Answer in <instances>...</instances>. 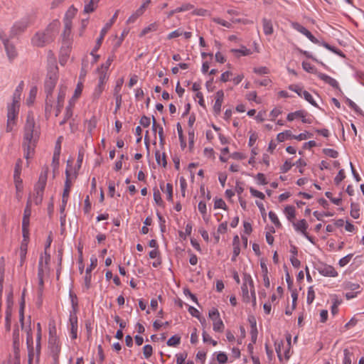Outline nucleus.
Returning <instances> with one entry per match:
<instances>
[{"label": "nucleus", "mask_w": 364, "mask_h": 364, "mask_svg": "<svg viewBox=\"0 0 364 364\" xmlns=\"http://www.w3.org/2000/svg\"><path fill=\"white\" fill-rule=\"evenodd\" d=\"M39 137L38 127L36 125L33 115H28L24 127V136L23 148L24 157L26 159L32 158L34 154V148Z\"/></svg>", "instance_id": "f257e3e1"}, {"label": "nucleus", "mask_w": 364, "mask_h": 364, "mask_svg": "<svg viewBox=\"0 0 364 364\" xmlns=\"http://www.w3.org/2000/svg\"><path fill=\"white\" fill-rule=\"evenodd\" d=\"M24 86V82L21 80L16 87L12 95L11 102H9L7 105V114H18Z\"/></svg>", "instance_id": "f03ea898"}, {"label": "nucleus", "mask_w": 364, "mask_h": 364, "mask_svg": "<svg viewBox=\"0 0 364 364\" xmlns=\"http://www.w3.org/2000/svg\"><path fill=\"white\" fill-rule=\"evenodd\" d=\"M32 23L31 17L26 16L16 21L11 26L9 32V38H14L26 31L27 28Z\"/></svg>", "instance_id": "7ed1b4c3"}, {"label": "nucleus", "mask_w": 364, "mask_h": 364, "mask_svg": "<svg viewBox=\"0 0 364 364\" xmlns=\"http://www.w3.org/2000/svg\"><path fill=\"white\" fill-rule=\"evenodd\" d=\"M54 36L49 28L43 31H38L31 38V43L36 47H43L53 41Z\"/></svg>", "instance_id": "20e7f679"}, {"label": "nucleus", "mask_w": 364, "mask_h": 364, "mask_svg": "<svg viewBox=\"0 0 364 364\" xmlns=\"http://www.w3.org/2000/svg\"><path fill=\"white\" fill-rule=\"evenodd\" d=\"M0 39L4 46L8 58L11 60L14 59L17 56L16 49L15 46H14V44L10 42L11 38L7 37L6 35L5 34V33L4 32V31L1 28H0Z\"/></svg>", "instance_id": "39448f33"}, {"label": "nucleus", "mask_w": 364, "mask_h": 364, "mask_svg": "<svg viewBox=\"0 0 364 364\" xmlns=\"http://www.w3.org/2000/svg\"><path fill=\"white\" fill-rule=\"evenodd\" d=\"M118 13H119V10H117L115 11L114 14L113 15V16L112 17V18L109 20V21L107 22L105 24V26L102 28V30L100 31V37L97 39L96 45L95 46V48H93L92 52L91 53L92 55H93V53L96 52L101 46L102 41H103L106 33H107V31L111 28V26H112L114 22L115 21L116 18H117Z\"/></svg>", "instance_id": "423d86ee"}, {"label": "nucleus", "mask_w": 364, "mask_h": 364, "mask_svg": "<svg viewBox=\"0 0 364 364\" xmlns=\"http://www.w3.org/2000/svg\"><path fill=\"white\" fill-rule=\"evenodd\" d=\"M48 347L50 350V353L55 363H58L59 354L60 352V346L59 345V341L56 336L51 335L50 331V337L48 340Z\"/></svg>", "instance_id": "0eeeda50"}, {"label": "nucleus", "mask_w": 364, "mask_h": 364, "mask_svg": "<svg viewBox=\"0 0 364 364\" xmlns=\"http://www.w3.org/2000/svg\"><path fill=\"white\" fill-rule=\"evenodd\" d=\"M209 318L213 321V330L216 332H222L224 329V324L220 318V314L217 309L213 308L209 311Z\"/></svg>", "instance_id": "6e6552de"}, {"label": "nucleus", "mask_w": 364, "mask_h": 364, "mask_svg": "<svg viewBox=\"0 0 364 364\" xmlns=\"http://www.w3.org/2000/svg\"><path fill=\"white\" fill-rule=\"evenodd\" d=\"M64 24H65V29L63 32V46L61 48V52L65 51V54H67V52L70 46V40L69 36L71 31V27H72V21L71 20H68L64 18Z\"/></svg>", "instance_id": "1a4fd4ad"}, {"label": "nucleus", "mask_w": 364, "mask_h": 364, "mask_svg": "<svg viewBox=\"0 0 364 364\" xmlns=\"http://www.w3.org/2000/svg\"><path fill=\"white\" fill-rule=\"evenodd\" d=\"M48 167L46 166L43 168L40 173L38 180L34 186V191H39L44 192L48 178Z\"/></svg>", "instance_id": "9d476101"}, {"label": "nucleus", "mask_w": 364, "mask_h": 364, "mask_svg": "<svg viewBox=\"0 0 364 364\" xmlns=\"http://www.w3.org/2000/svg\"><path fill=\"white\" fill-rule=\"evenodd\" d=\"M65 93H66V87L63 85L60 86L58 95V98H57V102L55 104V107H54L53 109L48 110V107H46V111L50 112H55L57 113L60 112L61 109L63 106Z\"/></svg>", "instance_id": "9b49d317"}, {"label": "nucleus", "mask_w": 364, "mask_h": 364, "mask_svg": "<svg viewBox=\"0 0 364 364\" xmlns=\"http://www.w3.org/2000/svg\"><path fill=\"white\" fill-rule=\"evenodd\" d=\"M293 226L296 231L301 232L309 241L311 243L314 242L313 237L306 232L309 225L305 219L300 220L297 223L293 222Z\"/></svg>", "instance_id": "f8f14e48"}, {"label": "nucleus", "mask_w": 364, "mask_h": 364, "mask_svg": "<svg viewBox=\"0 0 364 364\" xmlns=\"http://www.w3.org/2000/svg\"><path fill=\"white\" fill-rule=\"evenodd\" d=\"M99 74V82L93 92V95L96 98L99 97L104 90L105 85L108 79L107 73L104 70L100 71Z\"/></svg>", "instance_id": "ddd939ff"}, {"label": "nucleus", "mask_w": 364, "mask_h": 364, "mask_svg": "<svg viewBox=\"0 0 364 364\" xmlns=\"http://www.w3.org/2000/svg\"><path fill=\"white\" fill-rule=\"evenodd\" d=\"M151 0H146L141 5V6L137 9L136 10V11L132 14L129 17V18L127 19V23L129 24V23H134L136 19L141 16V15H143V14L144 13L146 9L148 7V6L151 4Z\"/></svg>", "instance_id": "4468645a"}, {"label": "nucleus", "mask_w": 364, "mask_h": 364, "mask_svg": "<svg viewBox=\"0 0 364 364\" xmlns=\"http://www.w3.org/2000/svg\"><path fill=\"white\" fill-rule=\"evenodd\" d=\"M27 337H26V344L28 351V363L31 364V362L33 359L34 356V349H33V335L31 332V328H29L27 330Z\"/></svg>", "instance_id": "2eb2a0df"}, {"label": "nucleus", "mask_w": 364, "mask_h": 364, "mask_svg": "<svg viewBox=\"0 0 364 364\" xmlns=\"http://www.w3.org/2000/svg\"><path fill=\"white\" fill-rule=\"evenodd\" d=\"M57 81L46 80L45 81V92L46 93V105L51 102L52 92L55 87Z\"/></svg>", "instance_id": "dca6fc26"}, {"label": "nucleus", "mask_w": 364, "mask_h": 364, "mask_svg": "<svg viewBox=\"0 0 364 364\" xmlns=\"http://www.w3.org/2000/svg\"><path fill=\"white\" fill-rule=\"evenodd\" d=\"M317 76L320 80H323L325 83L329 85L334 89L339 90H341L339 87V84L336 79L331 77V76H329L326 74L322 73H318Z\"/></svg>", "instance_id": "f3484780"}, {"label": "nucleus", "mask_w": 364, "mask_h": 364, "mask_svg": "<svg viewBox=\"0 0 364 364\" xmlns=\"http://www.w3.org/2000/svg\"><path fill=\"white\" fill-rule=\"evenodd\" d=\"M71 338L75 339L77 337V317L75 312L70 315Z\"/></svg>", "instance_id": "a211bd4d"}, {"label": "nucleus", "mask_w": 364, "mask_h": 364, "mask_svg": "<svg viewBox=\"0 0 364 364\" xmlns=\"http://www.w3.org/2000/svg\"><path fill=\"white\" fill-rule=\"evenodd\" d=\"M31 200L30 198L28 199L26 207L24 210L23 213V217L22 220V226H29L30 223V216L31 214Z\"/></svg>", "instance_id": "6ab92c4d"}, {"label": "nucleus", "mask_w": 364, "mask_h": 364, "mask_svg": "<svg viewBox=\"0 0 364 364\" xmlns=\"http://www.w3.org/2000/svg\"><path fill=\"white\" fill-rule=\"evenodd\" d=\"M300 97H304L306 101L314 106H316V102L314 100L312 95L305 90L297 87L294 90Z\"/></svg>", "instance_id": "aec40b11"}, {"label": "nucleus", "mask_w": 364, "mask_h": 364, "mask_svg": "<svg viewBox=\"0 0 364 364\" xmlns=\"http://www.w3.org/2000/svg\"><path fill=\"white\" fill-rule=\"evenodd\" d=\"M25 291H26V289H23L22 295H21L20 307H19V321L21 323V328H23V327H24Z\"/></svg>", "instance_id": "412c9836"}, {"label": "nucleus", "mask_w": 364, "mask_h": 364, "mask_svg": "<svg viewBox=\"0 0 364 364\" xmlns=\"http://www.w3.org/2000/svg\"><path fill=\"white\" fill-rule=\"evenodd\" d=\"M58 68L56 65H52L49 66L48 70V74L46 80H55L58 79Z\"/></svg>", "instance_id": "4be33fe9"}, {"label": "nucleus", "mask_w": 364, "mask_h": 364, "mask_svg": "<svg viewBox=\"0 0 364 364\" xmlns=\"http://www.w3.org/2000/svg\"><path fill=\"white\" fill-rule=\"evenodd\" d=\"M320 274L325 277H336L338 275V272L336 269L330 265L324 266L323 268L319 269Z\"/></svg>", "instance_id": "5701e85b"}, {"label": "nucleus", "mask_w": 364, "mask_h": 364, "mask_svg": "<svg viewBox=\"0 0 364 364\" xmlns=\"http://www.w3.org/2000/svg\"><path fill=\"white\" fill-rule=\"evenodd\" d=\"M223 96L224 93L223 90H219L216 92L215 102L213 106V109L215 112H220Z\"/></svg>", "instance_id": "b1692460"}, {"label": "nucleus", "mask_w": 364, "mask_h": 364, "mask_svg": "<svg viewBox=\"0 0 364 364\" xmlns=\"http://www.w3.org/2000/svg\"><path fill=\"white\" fill-rule=\"evenodd\" d=\"M37 92L38 88L36 86H33L31 87L28 96L27 97L26 100V104L28 107H30L33 104L37 95Z\"/></svg>", "instance_id": "393cba45"}, {"label": "nucleus", "mask_w": 364, "mask_h": 364, "mask_svg": "<svg viewBox=\"0 0 364 364\" xmlns=\"http://www.w3.org/2000/svg\"><path fill=\"white\" fill-rule=\"evenodd\" d=\"M41 326L40 323H37V334H36V354L37 360L39 359L41 353Z\"/></svg>", "instance_id": "a878e982"}, {"label": "nucleus", "mask_w": 364, "mask_h": 364, "mask_svg": "<svg viewBox=\"0 0 364 364\" xmlns=\"http://www.w3.org/2000/svg\"><path fill=\"white\" fill-rule=\"evenodd\" d=\"M263 31L265 35H272L274 32L272 21L264 18L262 19Z\"/></svg>", "instance_id": "bb28decb"}, {"label": "nucleus", "mask_w": 364, "mask_h": 364, "mask_svg": "<svg viewBox=\"0 0 364 364\" xmlns=\"http://www.w3.org/2000/svg\"><path fill=\"white\" fill-rule=\"evenodd\" d=\"M13 346L14 353L17 356L19 350V331L18 328L14 329L13 332Z\"/></svg>", "instance_id": "cd10ccee"}, {"label": "nucleus", "mask_w": 364, "mask_h": 364, "mask_svg": "<svg viewBox=\"0 0 364 364\" xmlns=\"http://www.w3.org/2000/svg\"><path fill=\"white\" fill-rule=\"evenodd\" d=\"M18 115H8L6 132H10L14 129V126L16 124Z\"/></svg>", "instance_id": "c85d7f7f"}, {"label": "nucleus", "mask_w": 364, "mask_h": 364, "mask_svg": "<svg viewBox=\"0 0 364 364\" xmlns=\"http://www.w3.org/2000/svg\"><path fill=\"white\" fill-rule=\"evenodd\" d=\"M284 213L287 215V219L293 223V220L295 218V208L291 205H287L284 208Z\"/></svg>", "instance_id": "c756f323"}, {"label": "nucleus", "mask_w": 364, "mask_h": 364, "mask_svg": "<svg viewBox=\"0 0 364 364\" xmlns=\"http://www.w3.org/2000/svg\"><path fill=\"white\" fill-rule=\"evenodd\" d=\"M333 304L331 306V314L336 315L338 311V306L341 304L342 300L339 299L336 295L332 296Z\"/></svg>", "instance_id": "7c9ffc66"}, {"label": "nucleus", "mask_w": 364, "mask_h": 364, "mask_svg": "<svg viewBox=\"0 0 364 364\" xmlns=\"http://www.w3.org/2000/svg\"><path fill=\"white\" fill-rule=\"evenodd\" d=\"M158 27H159V25L157 23H156V22L152 23L149 24L147 27H145L141 31L139 36L141 37V36H144L146 34L149 33V32L156 31H157Z\"/></svg>", "instance_id": "2f4dec72"}, {"label": "nucleus", "mask_w": 364, "mask_h": 364, "mask_svg": "<svg viewBox=\"0 0 364 364\" xmlns=\"http://www.w3.org/2000/svg\"><path fill=\"white\" fill-rule=\"evenodd\" d=\"M155 157H156V163L160 165L161 164L163 167H166V166L167 161H166V154L164 153H163L162 155L161 156L160 151H156L155 152Z\"/></svg>", "instance_id": "473e14b6"}, {"label": "nucleus", "mask_w": 364, "mask_h": 364, "mask_svg": "<svg viewBox=\"0 0 364 364\" xmlns=\"http://www.w3.org/2000/svg\"><path fill=\"white\" fill-rule=\"evenodd\" d=\"M293 134L290 130H287L277 134V139L279 142L284 141L287 138L292 139Z\"/></svg>", "instance_id": "72a5a7b5"}, {"label": "nucleus", "mask_w": 364, "mask_h": 364, "mask_svg": "<svg viewBox=\"0 0 364 364\" xmlns=\"http://www.w3.org/2000/svg\"><path fill=\"white\" fill-rule=\"evenodd\" d=\"M230 52L234 54H238L237 56H240V55L246 56V55H249L252 53L251 50L250 49L246 48L245 47H242L241 49L233 48V49H231Z\"/></svg>", "instance_id": "f704fd0d"}, {"label": "nucleus", "mask_w": 364, "mask_h": 364, "mask_svg": "<svg viewBox=\"0 0 364 364\" xmlns=\"http://www.w3.org/2000/svg\"><path fill=\"white\" fill-rule=\"evenodd\" d=\"M350 215L355 219H358L360 217V209L358 204L352 203L350 205Z\"/></svg>", "instance_id": "c9c22d12"}, {"label": "nucleus", "mask_w": 364, "mask_h": 364, "mask_svg": "<svg viewBox=\"0 0 364 364\" xmlns=\"http://www.w3.org/2000/svg\"><path fill=\"white\" fill-rule=\"evenodd\" d=\"M97 3H95V1H92V0H90V1L85 5L83 12L85 14H90L95 11Z\"/></svg>", "instance_id": "e433bc0d"}, {"label": "nucleus", "mask_w": 364, "mask_h": 364, "mask_svg": "<svg viewBox=\"0 0 364 364\" xmlns=\"http://www.w3.org/2000/svg\"><path fill=\"white\" fill-rule=\"evenodd\" d=\"M77 11V9H75L73 6H71L66 11L64 18L72 21V19L76 15Z\"/></svg>", "instance_id": "4c0bfd02"}, {"label": "nucleus", "mask_w": 364, "mask_h": 364, "mask_svg": "<svg viewBox=\"0 0 364 364\" xmlns=\"http://www.w3.org/2000/svg\"><path fill=\"white\" fill-rule=\"evenodd\" d=\"M43 193L39 191H34L33 202L36 205H39L43 201Z\"/></svg>", "instance_id": "58836bf2"}, {"label": "nucleus", "mask_w": 364, "mask_h": 364, "mask_svg": "<svg viewBox=\"0 0 364 364\" xmlns=\"http://www.w3.org/2000/svg\"><path fill=\"white\" fill-rule=\"evenodd\" d=\"M302 68L304 70L310 73H315L317 75V73H318L316 71L314 66H313L310 63L306 61H304L302 63Z\"/></svg>", "instance_id": "ea45409f"}, {"label": "nucleus", "mask_w": 364, "mask_h": 364, "mask_svg": "<svg viewBox=\"0 0 364 364\" xmlns=\"http://www.w3.org/2000/svg\"><path fill=\"white\" fill-rule=\"evenodd\" d=\"M241 290H242V293L243 301L246 302V303L250 302V297L249 296L247 285H246V284H242V285L241 287Z\"/></svg>", "instance_id": "a19ab883"}, {"label": "nucleus", "mask_w": 364, "mask_h": 364, "mask_svg": "<svg viewBox=\"0 0 364 364\" xmlns=\"http://www.w3.org/2000/svg\"><path fill=\"white\" fill-rule=\"evenodd\" d=\"M82 80H83V79H80V81L77 83V85L76 86V88L74 92V95L73 96V100L77 99L82 93V87H83Z\"/></svg>", "instance_id": "79ce46f5"}, {"label": "nucleus", "mask_w": 364, "mask_h": 364, "mask_svg": "<svg viewBox=\"0 0 364 364\" xmlns=\"http://www.w3.org/2000/svg\"><path fill=\"white\" fill-rule=\"evenodd\" d=\"M181 337L178 335H174L171 336L167 341V345L168 346H176L180 343Z\"/></svg>", "instance_id": "37998d69"}, {"label": "nucleus", "mask_w": 364, "mask_h": 364, "mask_svg": "<svg viewBox=\"0 0 364 364\" xmlns=\"http://www.w3.org/2000/svg\"><path fill=\"white\" fill-rule=\"evenodd\" d=\"M70 188H71L70 179H65L64 190H63V198H68L69 197Z\"/></svg>", "instance_id": "c03bdc74"}, {"label": "nucleus", "mask_w": 364, "mask_h": 364, "mask_svg": "<svg viewBox=\"0 0 364 364\" xmlns=\"http://www.w3.org/2000/svg\"><path fill=\"white\" fill-rule=\"evenodd\" d=\"M291 26L294 29L302 33L303 35H304L308 31L307 28H306L304 26H303L302 25L297 22H293L291 23Z\"/></svg>", "instance_id": "a18cd8bd"}, {"label": "nucleus", "mask_w": 364, "mask_h": 364, "mask_svg": "<svg viewBox=\"0 0 364 364\" xmlns=\"http://www.w3.org/2000/svg\"><path fill=\"white\" fill-rule=\"evenodd\" d=\"M154 200L156 203L159 205H162L164 204V201L161 198V193L157 188L154 189Z\"/></svg>", "instance_id": "49530a36"}, {"label": "nucleus", "mask_w": 364, "mask_h": 364, "mask_svg": "<svg viewBox=\"0 0 364 364\" xmlns=\"http://www.w3.org/2000/svg\"><path fill=\"white\" fill-rule=\"evenodd\" d=\"M14 183L16 189V192H21L23 190V181L22 179L18 176H14Z\"/></svg>", "instance_id": "de8ad7c7"}, {"label": "nucleus", "mask_w": 364, "mask_h": 364, "mask_svg": "<svg viewBox=\"0 0 364 364\" xmlns=\"http://www.w3.org/2000/svg\"><path fill=\"white\" fill-rule=\"evenodd\" d=\"M11 309H6V323L5 327L6 330L7 331H9L11 330Z\"/></svg>", "instance_id": "09e8293b"}, {"label": "nucleus", "mask_w": 364, "mask_h": 364, "mask_svg": "<svg viewBox=\"0 0 364 364\" xmlns=\"http://www.w3.org/2000/svg\"><path fill=\"white\" fill-rule=\"evenodd\" d=\"M344 358H343V364H351V357L353 356V353L350 352L348 349L345 348L343 350Z\"/></svg>", "instance_id": "8fccbe9b"}, {"label": "nucleus", "mask_w": 364, "mask_h": 364, "mask_svg": "<svg viewBox=\"0 0 364 364\" xmlns=\"http://www.w3.org/2000/svg\"><path fill=\"white\" fill-rule=\"evenodd\" d=\"M269 218L271 220V221L275 225L276 227H277V228L282 227L281 223L279 222L277 215L274 212H272V211L269 212Z\"/></svg>", "instance_id": "3c124183"}, {"label": "nucleus", "mask_w": 364, "mask_h": 364, "mask_svg": "<svg viewBox=\"0 0 364 364\" xmlns=\"http://www.w3.org/2000/svg\"><path fill=\"white\" fill-rule=\"evenodd\" d=\"M113 60H114V55L109 56L107 58V61L104 64L102 65L101 68L98 69L97 71L100 72L101 70H104L105 72L107 73V70L109 69V68Z\"/></svg>", "instance_id": "603ef678"}, {"label": "nucleus", "mask_w": 364, "mask_h": 364, "mask_svg": "<svg viewBox=\"0 0 364 364\" xmlns=\"http://www.w3.org/2000/svg\"><path fill=\"white\" fill-rule=\"evenodd\" d=\"M43 257L41 256L40 257L39 262H38V276H40V277L44 276L45 269H46L48 267V266L43 265Z\"/></svg>", "instance_id": "864d4df0"}, {"label": "nucleus", "mask_w": 364, "mask_h": 364, "mask_svg": "<svg viewBox=\"0 0 364 364\" xmlns=\"http://www.w3.org/2000/svg\"><path fill=\"white\" fill-rule=\"evenodd\" d=\"M315 299V292L314 290L313 287H309L308 288V292H307V303L309 304H311Z\"/></svg>", "instance_id": "5fc2aeb1"}, {"label": "nucleus", "mask_w": 364, "mask_h": 364, "mask_svg": "<svg viewBox=\"0 0 364 364\" xmlns=\"http://www.w3.org/2000/svg\"><path fill=\"white\" fill-rule=\"evenodd\" d=\"M323 153L333 159H336L338 156V152L332 149H323Z\"/></svg>", "instance_id": "6e6d98bb"}, {"label": "nucleus", "mask_w": 364, "mask_h": 364, "mask_svg": "<svg viewBox=\"0 0 364 364\" xmlns=\"http://www.w3.org/2000/svg\"><path fill=\"white\" fill-rule=\"evenodd\" d=\"M85 126L90 133L92 130L96 127V119L95 117H92V119L89 121L85 122Z\"/></svg>", "instance_id": "4d7b16f0"}, {"label": "nucleus", "mask_w": 364, "mask_h": 364, "mask_svg": "<svg viewBox=\"0 0 364 364\" xmlns=\"http://www.w3.org/2000/svg\"><path fill=\"white\" fill-rule=\"evenodd\" d=\"M153 353V348L151 345H145L143 348V353L146 358H149L151 356Z\"/></svg>", "instance_id": "13d9d810"}, {"label": "nucleus", "mask_w": 364, "mask_h": 364, "mask_svg": "<svg viewBox=\"0 0 364 364\" xmlns=\"http://www.w3.org/2000/svg\"><path fill=\"white\" fill-rule=\"evenodd\" d=\"M213 22L218 23V24H220L223 26H225L226 28H231L232 27V23L228 22V21H226L220 18H214L213 19Z\"/></svg>", "instance_id": "bf43d9fd"}, {"label": "nucleus", "mask_w": 364, "mask_h": 364, "mask_svg": "<svg viewBox=\"0 0 364 364\" xmlns=\"http://www.w3.org/2000/svg\"><path fill=\"white\" fill-rule=\"evenodd\" d=\"M214 208L215 209L216 208H222V209L226 210L227 205H226L225 201L222 198H218V199L216 198L215 200Z\"/></svg>", "instance_id": "052dcab7"}, {"label": "nucleus", "mask_w": 364, "mask_h": 364, "mask_svg": "<svg viewBox=\"0 0 364 364\" xmlns=\"http://www.w3.org/2000/svg\"><path fill=\"white\" fill-rule=\"evenodd\" d=\"M346 178L345 172L343 169H341L337 176L334 178V182L336 185H338Z\"/></svg>", "instance_id": "680f3d73"}, {"label": "nucleus", "mask_w": 364, "mask_h": 364, "mask_svg": "<svg viewBox=\"0 0 364 364\" xmlns=\"http://www.w3.org/2000/svg\"><path fill=\"white\" fill-rule=\"evenodd\" d=\"M343 287L345 289H350L351 291H354L360 288V285L358 284L352 283L350 282H345L343 284Z\"/></svg>", "instance_id": "e2e57ef3"}, {"label": "nucleus", "mask_w": 364, "mask_h": 364, "mask_svg": "<svg viewBox=\"0 0 364 364\" xmlns=\"http://www.w3.org/2000/svg\"><path fill=\"white\" fill-rule=\"evenodd\" d=\"M91 284V274H90V269H86L85 271V286L87 289H88L90 287Z\"/></svg>", "instance_id": "0e129e2a"}, {"label": "nucleus", "mask_w": 364, "mask_h": 364, "mask_svg": "<svg viewBox=\"0 0 364 364\" xmlns=\"http://www.w3.org/2000/svg\"><path fill=\"white\" fill-rule=\"evenodd\" d=\"M166 192L167 193V200L169 201L173 200V186L168 183L166 186Z\"/></svg>", "instance_id": "69168bd1"}, {"label": "nucleus", "mask_w": 364, "mask_h": 364, "mask_svg": "<svg viewBox=\"0 0 364 364\" xmlns=\"http://www.w3.org/2000/svg\"><path fill=\"white\" fill-rule=\"evenodd\" d=\"M293 166L294 164H291L288 160H287L280 168L281 172L283 173L288 172Z\"/></svg>", "instance_id": "338daca9"}, {"label": "nucleus", "mask_w": 364, "mask_h": 364, "mask_svg": "<svg viewBox=\"0 0 364 364\" xmlns=\"http://www.w3.org/2000/svg\"><path fill=\"white\" fill-rule=\"evenodd\" d=\"M217 360L220 364H225L228 361V356L225 353L220 352L217 355Z\"/></svg>", "instance_id": "774afa93"}]
</instances>
